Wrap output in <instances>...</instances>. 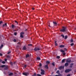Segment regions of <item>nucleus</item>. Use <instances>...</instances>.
Here are the masks:
<instances>
[{"label":"nucleus","mask_w":76,"mask_h":76,"mask_svg":"<svg viewBox=\"0 0 76 76\" xmlns=\"http://www.w3.org/2000/svg\"><path fill=\"white\" fill-rule=\"evenodd\" d=\"M66 27L63 26L62 28L60 30V31L61 32H66Z\"/></svg>","instance_id":"obj_1"},{"label":"nucleus","mask_w":76,"mask_h":76,"mask_svg":"<svg viewBox=\"0 0 76 76\" xmlns=\"http://www.w3.org/2000/svg\"><path fill=\"white\" fill-rule=\"evenodd\" d=\"M72 70V69H66L65 70V73H69V72H70Z\"/></svg>","instance_id":"obj_2"},{"label":"nucleus","mask_w":76,"mask_h":76,"mask_svg":"<svg viewBox=\"0 0 76 76\" xmlns=\"http://www.w3.org/2000/svg\"><path fill=\"white\" fill-rule=\"evenodd\" d=\"M41 49V48H37V47H35L34 49V51H39V50H40V49Z\"/></svg>","instance_id":"obj_3"},{"label":"nucleus","mask_w":76,"mask_h":76,"mask_svg":"<svg viewBox=\"0 0 76 76\" xmlns=\"http://www.w3.org/2000/svg\"><path fill=\"white\" fill-rule=\"evenodd\" d=\"M60 51L61 53H63V55H64V56H65L66 55V53H64L65 52V51L63 50H60Z\"/></svg>","instance_id":"obj_4"},{"label":"nucleus","mask_w":76,"mask_h":76,"mask_svg":"<svg viewBox=\"0 0 76 76\" xmlns=\"http://www.w3.org/2000/svg\"><path fill=\"white\" fill-rule=\"evenodd\" d=\"M23 75L24 76H28L29 75L28 72H24L23 73Z\"/></svg>","instance_id":"obj_5"},{"label":"nucleus","mask_w":76,"mask_h":76,"mask_svg":"<svg viewBox=\"0 0 76 76\" xmlns=\"http://www.w3.org/2000/svg\"><path fill=\"white\" fill-rule=\"evenodd\" d=\"M53 23L54 24V26H56L57 25V23L56 22L53 21Z\"/></svg>","instance_id":"obj_6"},{"label":"nucleus","mask_w":76,"mask_h":76,"mask_svg":"<svg viewBox=\"0 0 76 76\" xmlns=\"http://www.w3.org/2000/svg\"><path fill=\"white\" fill-rule=\"evenodd\" d=\"M4 27H7V23H5L3 25V27L4 28Z\"/></svg>","instance_id":"obj_7"},{"label":"nucleus","mask_w":76,"mask_h":76,"mask_svg":"<svg viewBox=\"0 0 76 76\" xmlns=\"http://www.w3.org/2000/svg\"><path fill=\"white\" fill-rule=\"evenodd\" d=\"M45 68L46 69H48V65H46L45 66Z\"/></svg>","instance_id":"obj_8"},{"label":"nucleus","mask_w":76,"mask_h":76,"mask_svg":"<svg viewBox=\"0 0 76 76\" xmlns=\"http://www.w3.org/2000/svg\"><path fill=\"white\" fill-rule=\"evenodd\" d=\"M64 66H61L59 67V70H61V69H64Z\"/></svg>","instance_id":"obj_9"},{"label":"nucleus","mask_w":76,"mask_h":76,"mask_svg":"<svg viewBox=\"0 0 76 76\" xmlns=\"http://www.w3.org/2000/svg\"><path fill=\"white\" fill-rule=\"evenodd\" d=\"M69 66V63H66L65 64V67H67V66Z\"/></svg>","instance_id":"obj_10"},{"label":"nucleus","mask_w":76,"mask_h":76,"mask_svg":"<svg viewBox=\"0 0 76 76\" xmlns=\"http://www.w3.org/2000/svg\"><path fill=\"white\" fill-rule=\"evenodd\" d=\"M29 55L28 54H27L26 55V58H28V57H29Z\"/></svg>","instance_id":"obj_11"},{"label":"nucleus","mask_w":76,"mask_h":76,"mask_svg":"<svg viewBox=\"0 0 76 76\" xmlns=\"http://www.w3.org/2000/svg\"><path fill=\"white\" fill-rule=\"evenodd\" d=\"M59 47H60V48H64V45H60L59 46Z\"/></svg>","instance_id":"obj_12"},{"label":"nucleus","mask_w":76,"mask_h":76,"mask_svg":"<svg viewBox=\"0 0 76 76\" xmlns=\"http://www.w3.org/2000/svg\"><path fill=\"white\" fill-rule=\"evenodd\" d=\"M66 62L67 63H70L71 62V60H66Z\"/></svg>","instance_id":"obj_13"},{"label":"nucleus","mask_w":76,"mask_h":76,"mask_svg":"<svg viewBox=\"0 0 76 76\" xmlns=\"http://www.w3.org/2000/svg\"><path fill=\"white\" fill-rule=\"evenodd\" d=\"M46 63L47 64H49L50 63V62L49 61H46Z\"/></svg>","instance_id":"obj_14"},{"label":"nucleus","mask_w":76,"mask_h":76,"mask_svg":"<svg viewBox=\"0 0 76 76\" xmlns=\"http://www.w3.org/2000/svg\"><path fill=\"white\" fill-rule=\"evenodd\" d=\"M37 60H41V58L39 57H37Z\"/></svg>","instance_id":"obj_15"},{"label":"nucleus","mask_w":76,"mask_h":76,"mask_svg":"<svg viewBox=\"0 0 76 76\" xmlns=\"http://www.w3.org/2000/svg\"><path fill=\"white\" fill-rule=\"evenodd\" d=\"M26 50V48L25 46H24L23 47V50Z\"/></svg>","instance_id":"obj_16"},{"label":"nucleus","mask_w":76,"mask_h":76,"mask_svg":"<svg viewBox=\"0 0 76 76\" xmlns=\"http://www.w3.org/2000/svg\"><path fill=\"white\" fill-rule=\"evenodd\" d=\"M8 69V67L6 66L4 68V70H7Z\"/></svg>","instance_id":"obj_17"},{"label":"nucleus","mask_w":76,"mask_h":76,"mask_svg":"<svg viewBox=\"0 0 76 76\" xmlns=\"http://www.w3.org/2000/svg\"><path fill=\"white\" fill-rule=\"evenodd\" d=\"M3 47V45H2L0 47V49H1V48H2Z\"/></svg>","instance_id":"obj_18"},{"label":"nucleus","mask_w":76,"mask_h":76,"mask_svg":"<svg viewBox=\"0 0 76 76\" xmlns=\"http://www.w3.org/2000/svg\"><path fill=\"white\" fill-rule=\"evenodd\" d=\"M65 61V59H64L62 61V63H64V62Z\"/></svg>","instance_id":"obj_19"},{"label":"nucleus","mask_w":76,"mask_h":76,"mask_svg":"<svg viewBox=\"0 0 76 76\" xmlns=\"http://www.w3.org/2000/svg\"><path fill=\"white\" fill-rule=\"evenodd\" d=\"M52 66H55V63L54 62H53L52 63Z\"/></svg>","instance_id":"obj_20"},{"label":"nucleus","mask_w":76,"mask_h":76,"mask_svg":"<svg viewBox=\"0 0 76 76\" xmlns=\"http://www.w3.org/2000/svg\"><path fill=\"white\" fill-rule=\"evenodd\" d=\"M31 76H37V74H36V73H34V75Z\"/></svg>","instance_id":"obj_21"},{"label":"nucleus","mask_w":76,"mask_h":76,"mask_svg":"<svg viewBox=\"0 0 76 76\" xmlns=\"http://www.w3.org/2000/svg\"><path fill=\"white\" fill-rule=\"evenodd\" d=\"M56 73H58V74H59L60 73V71L59 70H58L56 72Z\"/></svg>","instance_id":"obj_22"},{"label":"nucleus","mask_w":76,"mask_h":76,"mask_svg":"<svg viewBox=\"0 0 76 76\" xmlns=\"http://www.w3.org/2000/svg\"><path fill=\"white\" fill-rule=\"evenodd\" d=\"M68 37H67V36H66L65 37V38H64L65 39H67V38Z\"/></svg>","instance_id":"obj_23"},{"label":"nucleus","mask_w":76,"mask_h":76,"mask_svg":"<svg viewBox=\"0 0 76 76\" xmlns=\"http://www.w3.org/2000/svg\"><path fill=\"white\" fill-rule=\"evenodd\" d=\"M41 70L42 72H45V71L44 70L42 69H41Z\"/></svg>","instance_id":"obj_24"},{"label":"nucleus","mask_w":76,"mask_h":76,"mask_svg":"<svg viewBox=\"0 0 76 76\" xmlns=\"http://www.w3.org/2000/svg\"><path fill=\"white\" fill-rule=\"evenodd\" d=\"M20 37L22 38H23V36L22 34H20Z\"/></svg>","instance_id":"obj_25"},{"label":"nucleus","mask_w":76,"mask_h":76,"mask_svg":"<svg viewBox=\"0 0 76 76\" xmlns=\"http://www.w3.org/2000/svg\"><path fill=\"white\" fill-rule=\"evenodd\" d=\"M70 45L71 46H73V45H74V43H71L70 44Z\"/></svg>","instance_id":"obj_26"},{"label":"nucleus","mask_w":76,"mask_h":76,"mask_svg":"<svg viewBox=\"0 0 76 76\" xmlns=\"http://www.w3.org/2000/svg\"><path fill=\"white\" fill-rule=\"evenodd\" d=\"M13 75V73H10V76H12V75Z\"/></svg>","instance_id":"obj_27"},{"label":"nucleus","mask_w":76,"mask_h":76,"mask_svg":"<svg viewBox=\"0 0 76 76\" xmlns=\"http://www.w3.org/2000/svg\"><path fill=\"white\" fill-rule=\"evenodd\" d=\"M24 34V32H22L20 33V35H23V34Z\"/></svg>","instance_id":"obj_28"},{"label":"nucleus","mask_w":76,"mask_h":76,"mask_svg":"<svg viewBox=\"0 0 76 76\" xmlns=\"http://www.w3.org/2000/svg\"><path fill=\"white\" fill-rule=\"evenodd\" d=\"M57 58H58V59H59L60 58V56H57Z\"/></svg>","instance_id":"obj_29"},{"label":"nucleus","mask_w":76,"mask_h":76,"mask_svg":"<svg viewBox=\"0 0 76 76\" xmlns=\"http://www.w3.org/2000/svg\"><path fill=\"white\" fill-rule=\"evenodd\" d=\"M14 35H17V33L16 32H14Z\"/></svg>","instance_id":"obj_30"},{"label":"nucleus","mask_w":76,"mask_h":76,"mask_svg":"<svg viewBox=\"0 0 76 76\" xmlns=\"http://www.w3.org/2000/svg\"><path fill=\"white\" fill-rule=\"evenodd\" d=\"M41 75H44V72H41Z\"/></svg>","instance_id":"obj_31"},{"label":"nucleus","mask_w":76,"mask_h":76,"mask_svg":"<svg viewBox=\"0 0 76 76\" xmlns=\"http://www.w3.org/2000/svg\"><path fill=\"white\" fill-rule=\"evenodd\" d=\"M12 28H14V27H15V26L13 25H12Z\"/></svg>","instance_id":"obj_32"},{"label":"nucleus","mask_w":76,"mask_h":76,"mask_svg":"<svg viewBox=\"0 0 76 76\" xmlns=\"http://www.w3.org/2000/svg\"><path fill=\"white\" fill-rule=\"evenodd\" d=\"M13 41L14 42H16V39H14V40H13Z\"/></svg>","instance_id":"obj_33"},{"label":"nucleus","mask_w":76,"mask_h":76,"mask_svg":"<svg viewBox=\"0 0 76 76\" xmlns=\"http://www.w3.org/2000/svg\"><path fill=\"white\" fill-rule=\"evenodd\" d=\"M10 64H11V66H13V63L12 62H10Z\"/></svg>","instance_id":"obj_34"},{"label":"nucleus","mask_w":76,"mask_h":76,"mask_svg":"<svg viewBox=\"0 0 76 76\" xmlns=\"http://www.w3.org/2000/svg\"><path fill=\"white\" fill-rule=\"evenodd\" d=\"M70 42H73V39H71Z\"/></svg>","instance_id":"obj_35"},{"label":"nucleus","mask_w":76,"mask_h":76,"mask_svg":"<svg viewBox=\"0 0 76 76\" xmlns=\"http://www.w3.org/2000/svg\"><path fill=\"white\" fill-rule=\"evenodd\" d=\"M2 64H5L6 62L4 61H3L2 62Z\"/></svg>","instance_id":"obj_36"},{"label":"nucleus","mask_w":76,"mask_h":76,"mask_svg":"<svg viewBox=\"0 0 76 76\" xmlns=\"http://www.w3.org/2000/svg\"><path fill=\"white\" fill-rule=\"evenodd\" d=\"M39 66L40 67H41V66H42V64H41V63H39Z\"/></svg>","instance_id":"obj_37"},{"label":"nucleus","mask_w":76,"mask_h":76,"mask_svg":"<svg viewBox=\"0 0 76 76\" xmlns=\"http://www.w3.org/2000/svg\"><path fill=\"white\" fill-rule=\"evenodd\" d=\"M28 46H32V44H28Z\"/></svg>","instance_id":"obj_38"},{"label":"nucleus","mask_w":76,"mask_h":76,"mask_svg":"<svg viewBox=\"0 0 76 76\" xmlns=\"http://www.w3.org/2000/svg\"><path fill=\"white\" fill-rule=\"evenodd\" d=\"M55 46H57V45H58V44L57 43H55Z\"/></svg>","instance_id":"obj_39"},{"label":"nucleus","mask_w":76,"mask_h":76,"mask_svg":"<svg viewBox=\"0 0 76 76\" xmlns=\"http://www.w3.org/2000/svg\"><path fill=\"white\" fill-rule=\"evenodd\" d=\"M37 76H41V75H39V74H37Z\"/></svg>","instance_id":"obj_40"},{"label":"nucleus","mask_w":76,"mask_h":76,"mask_svg":"<svg viewBox=\"0 0 76 76\" xmlns=\"http://www.w3.org/2000/svg\"><path fill=\"white\" fill-rule=\"evenodd\" d=\"M61 37H62L63 38H64V35H61Z\"/></svg>","instance_id":"obj_41"},{"label":"nucleus","mask_w":76,"mask_h":76,"mask_svg":"<svg viewBox=\"0 0 76 76\" xmlns=\"http://www.w3.org/2000/svg\"><path fill=\"white\" fill-rule=\"evenodd\" d=\"M1 67H5V65H2V66H1Z\"/></svg>","instance_id":"obj_42"},{"label":"nucleus","mask_w":76,"mask_h":76,"mask_svg":"<svg viewBox=\"0 0 76 76\" xmlns=\"http://www.w3.org/2000/svg\"><path fill=\"white\" fill-rule=\"evenodd\" d=\"M3 23V22H2L1 21H0V25H1V23Z\"/></svg>","instance_id":"obj_43"},{"label":"nucleus","mask_w":76,"mask_h":76,"mask_svg":"<svg viewBox=\"0 0 76 76\" xmlns=\"http://www.w3.org/2000/svg\"><path fill=\"white\" fill-rule=\"evenodd\" d=\"M15 23H17V24H18V22H17V21H15Z\"/></svg>","instance_id":"obj_44"},{"label":"nucleus","mask_w":76,"mask_h":76,"mask_svg":"<svg viewBox=\"0 0 76 76\" xmlns=\"http://www.w3.org/2000/svg\"><path fill=\"white\" fill-rule=\"evenodd\" d=\"M3 56V54L1 53H0V56Z\"/></svg>","instance_id":"obj_45"},{"label":"nucleus","mask_w":76,"mask_h":76,"mask_svg":"<svg viewBox=\"0 0 76 76\" xmlns=\"http://www.w3.org/2000/svg\"><path fill=\"white\" fill-rule=\"evenodd\" d=\"M5 61H7V59L6 58L4 60Z\"/></svg>","instance_id":"obj_46"},{"label":"nucleus","mask_w":76,"mask_h":76,"mask_svg":"<svg viewBox=\"0 0 76 76\" xmlns=\"http://www.w3.org/2000/svg\"><path fill=\"white\" fill-rule=\"evenodd\" d=\"M26 65H25L24 66V67H25V68H26Z\"/></svg>","instance_id":"obj_47"},{"label":"nucleus","mask_w":76,"mask_h":76,"mask_svg":"<svg viewBox=\"0 0 76 76\" xmlns=\"http://www.w3.org/2000/svg\"><path fill=\"white\" fill-rule=\"evenodd\" d=\"M64 50H65V51H67V49L66 48H64Z\"/></svg>","instance_id":"obj_48"},{"label":"nucleus","mask_w":76,"mask_h":76,"mask_svg":"<svg viewBox=\"0 0 76 76\" xmlns=\"http://www.w3.org/2000/svg\"><path fill=\"white\" fill-rule=\"evenodd\" d=\"M73 63H72L71 64V66H73Z\"/></svg>","instance_id":"obj_49"},{"label":"nucleus","mask_w":76,"mask_h":76,"mask_svg":"<svg viewBox=\"0 0 76 76\" xmlns=\"http://www.w3.org/2000/svg\"><path fill=\"white\" fill-rule=\"evenodd\" d=\"M66 76H70V74H68Z\"/></svg>","instance_id":"obj_50"},{"label":"nucleus","mask_w":76,"mask_h":76,"mask_svg":"<svg viewBox=\"0 0 76 76\" xmlns=\"http://www.w3.org/2000/svg\"><path fill=\"white\" fill-rule=\"evenodd\" d=\"M10 53V51H9V52L7 53V54H9Z\"/></svg>","instance_id":"obj_51"},{"label":"nucleus","mask_w":76,"mask_h":76,"mask_svg":"<svg viewBox=\"0 0 76 76\" xmlns=\"http://www.w3.org/2000/svg\"><path fill=\"white\" fill-rule=\"evenodd\" d=\"M2 61V60L1 59L0 60V62H1Z\"/></svg>","instance_id":"obj_52"},{"label":"nucleus","mask_w":76,"mask_h":76,"mask_svg":"<svg viewBox=\"0 0 76 76\" xmlns=\"http://www.w3.org/2000/svg\"><path fill=\"white\" fill-rule=\"evenodd\" d=\"M55 70H57V68H55Z\"/></svg>","instance_id":"obj_53"},{"label":"nucleus","mask_w":76,"mask_h":76,"mask_svg":"<svg viewBox=\"0 0 76 76\" xmlns=\"http://www.w3.org/2000/svg\"><path fill=\"white\" fill-rule=\"evenodd\" d=\"M32 10H34V9H35V8H32Z\"/></svg>","instance_id":"obj_54"},{"label":"nucleus","mask_w":76,"mask_h":76,"mask_svg":"<svg viewBox=\"0 0 76 76\" xmlns=\"http://www.w3.org/2000/svg\"><path fill=\"white\" fill-rule=\"evenodd\" d=\"M56 42H57V41H55V44H56V43H57Z\"/></svg>","instance_id":"obj_55"},{"label":"nucleus","mask_w":76,"mask_h":76,"mask_svg":"<svg viewBox=\"0 0 76 76\" xmlns=\"http://www.w3.org/2000/svg\"><path fill=\"white\" fill-rule=\"evenodd\" d=\"M48 26H49V27H50V28H51V26L50 25H48Z\"/></svg>","instance_id":"obj_56"},{"label":"nucleus","mask_w":76,"mask_h":76,"mask_svg":"<svg viewBox=\"0 0 76 76\" xmlns=\"http://www.w3.org/2000/svg\"><path fill=\"white\" fill-rule=\"evenodd\" d=\"M15 63H16V62H14L13 64H15Z\"/></svg>","instance_id":"obj_57"},{"label":"nucleus","mask_w":76,"mask_h":76,"mask_svg":"<svg viewBox=\"0 0 76 76\" xmlns=\"http://www.w3.org/2000/svg\"><path fill=\"white\" fill-rule=\"evenodd\" d=\"M70 67H72V66L71 65L70 66Z\"/></svg>","instance_id":"obj_58"},{"label":"nucleus","mask_w":76,"mask_h":76,"mask_svg":"<svg viewBox=\"0 0 76 76\" xmlns=\"http://www.w3.org/2000/svg\"><path fill=\"white\" fill-rule=\"evenodd\" d=\"M53 73H54L52 72V73H51V75H53Z\"/></svg>","instance_id":"obj_59"},{"label":"nucleus","mask_w":76,"mask_h":76,"mask_svg":"<svg viewBox=\"0 0 76 76\" xmlns=\"http://www.w3.org/2000/svg\"><path fill=\"white\" fill-rule=\"evenodd\" d=\"M8 75L9 76H10V73H8Z\"/></svg>","instance_id":"obj_60"},{"label":"nucleus","mask_w":76,"mask_h":76,"mask_svg":"<svg viewBox=\"0 0 76 76\" xmlns=\"http://www.w3.org/2000/svg\"><path fill=\"white\" fill-rule=\"evenodd\" d=\"M8 57H9V58H10V56H8Z\"/></svg>","instance_id":"obj_61"},{"label":"nucleus","mask_w":76,"mask_h":76,"mask_svg":"<svg viewBox=\"0 0 76 76\" xmlns=\"http://www.w3.org/2000/svg\"><path fill=\"white\" fill-rule=\"evenodd\" d=\"M55 76H58V75H56Z\"/></svg>","instance_id":"obj_62"},{"label":"nucleus","mask_w":76,"mask_h":76,"mask_svg":"<svg viewBox=\"0 0 76 76\" xmlns=\"http://www.w3.org/2000/svg\"><path fill=\"white\" fill-rule=\"evenodd\" d=\"M61 72H62V73H63V71H61Z\"/></svg>","instance_id":"obj_63"},{"label":"nucleus","mask_w":76,"mask_h":76,"mask_svg":"<svg viewBox=\"0 0 76 76\" xmlns=\"http://www.w3.org/2000/svg\"><path fill=\"white\" fill-rule=\"evenodd\" d=\"M10 57H11V56H10Z\"/></svg>","instance_id":"obj_64"}]
</instances>
